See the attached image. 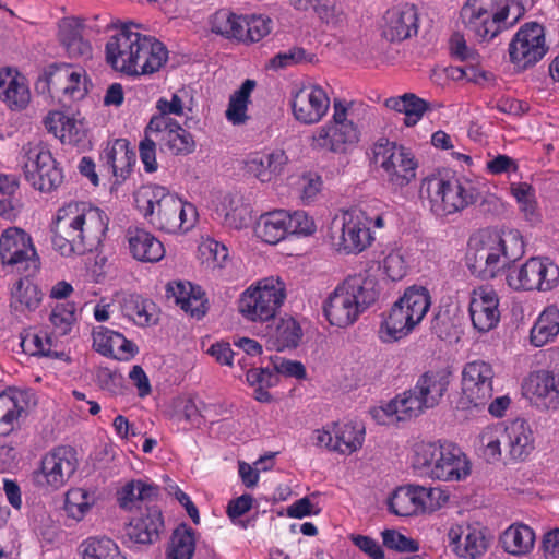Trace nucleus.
<instances>
[{
	"instance_id": "obj_8",
	"label": "nucleus",
	"mask_w": 559,
	"mask_h": 559,
	"mask_svg": "<svg viewBox=\"0 0 559 559\" xmlns=\"http://www.w3.org/2000/svg\"><path fill=\"white\" fill-rule=\"evenodd\" d=\"M286 296V284L280 276L264 277L240 294L237 309L247 321L265 323L275 319Z\"/></svg>"
},
{
	"instance_id": "obj_17",
	"label": "nucleus",
	"mask_w": 559,
	"mask_h": 559,
	"mask_svg": "<svg viewBox=\"0 0 559 559\" xmlns=\"http://www.w3.org/2000/svg\"><path fill=\"white\" fill-rule=\"evenodd\" d=\"M493 378L495 371L489 362L479 359L467 362L462 371V407L487 405L493 393Z\"/></svg>"
},
{
	"instance_id": "obj_35",
	"label": "nucleus",
	"mask_w": 559,
	"mask_h": 559,
	"mask_svg": "<svg viewBox=\"0 0 559 559\" xmlns=\"http://www.w3.org/2000/svg\"><path fill=\"white\" fill-rule=\"evenodd\" d=\"M92 335L94 349L104 356L128 359L136 352V347L131 341L127 340L121 333L105 326L94 328Z\"/></svg>"
},
{
	"instance_id": "obj_44",
	"label": "nucleus",
	"mask_w": 559,
	"mask_h": 559,
	"mask_svg": "<svg viewBox=\"0 0 559 559\" xmlns=\"http://www.w3.org/2000/svg\"><path fill=\"white\" fill-rule=\"evenodd\" d=\"M122 312L139 326H147L157 321L156 305L139 295L124 298Z\"/></svg>"
},
{
	"instance_id": "obj_45",
	"label": "nucleus",
	"mask_w": 559,
	"mask_h": 559,
	"mask_svg": "<svg viewBox=\"0 0 559 559\" xmlns=\"http://www.w3.org/2000/svg\"><path fill=\"white\" fill-rule=\"evenodd\" d=\"M195 550L194 531L186 524L174 530L166 550V559H192Z\"/></svg>"
},
{
	"instance_id": "obj_61",
	"label": "nucleus",
	"mask_w": 559,
	"mask_h": 559,
	"mask_svg": "<svg viewBox=\"0 0 559 559\" xmlns=\"http://www.w3.org/2000/svg\"><path fill=\"white\" fill-rule=\"evenodd\" d=\"M288 235H311L316 230L313 219L304 211L286 212Z\"/></svg>"
},
{
	"instance_id": "obj_33",
	"label": "nucleus",
	"mask_w": 559,
	"mask_h": 559,
	"mask_svg": "<svg viewBox=\"0 0 559 559\" xmlns=\"http://www.w3.org/2000/svg\"><path fill=\"white\" fill-rule=\"evenodd\" d=\"M164 520L159 509L147 508L140 516L130 521L126 527L128 538L136 544H153L159 538Z\"/></svg>"
},
{
	"instance_id": "obj_30",
	"label": "nucleus",
	"mask_w": 559,
	"mask_h": 559,
	"mask_svg": "<svg viewBox=\"0 0 559 559\" xmlns=\"http://www.w3.org/2000/svg\"><path fill=\"white\" fill-rule=\"evenodd\" d=\"M460 17L465 34L477 41H489L508 27L466 2L461 9Z\"/></svg>"
},
{
	"instance_id": "obj_36",
	"label": "nucleus",
	"mask_w": 559,
	"mask_h": 559,
	"mask_svg": "<svg viewBox=\"0 0 559 559\" xmlns=\"http://www.w3.org/2000/svg\"><path fill=\"white\" fill-rule=\"evenodd\" d=\"M449 382V372L445 370H429L419 377L413 391L428 409L439 404Z\"/></svg>"
},
{
	"instance_id": "obj_3",
	"label": "nucleus",
	"mask_w": 559,
	"mask_h": 559,
	"mask_svg": "<svg viewBox=\"0 0 559 559\" xmlns=\"http://www.w3.org/2000/svg\"><path fill=\"white\" fill-rule=\"evenodd\" d=\"M135 202L150 224L164 233H187L198 221V212L192 203L182 201L160 186L142 187Z\"/></svg>"
},
{
	"instance_id": "obj_29",
	"label": "nucleus",
	"mask_w": 559,
	"mask_h": 559,
	"mask_svg": "<svg viewBox=\"0 0 559 559\" xmlns=\"http://www.w3.org/2000/svg\"><path fill=\"white\" fill-rule=\"evenodd\" d=\"M506 461H525L535 448V438L530 425L523 419H515L504 425Z\"/></svg>"
},
{
	"instance_id": "obj_58",
	"label": "nucleus",
	"mask_w": 559,
	"mask_h": 559,
	"mask_svg": "<svg viewBox=\"0 0 559 559\" xmlns=\"http://www.w3.org/2000/svg\"><path fill=\"white\" fill-rule=\"evenodd\" d=\"M466 3L477 8L478 11L488 14L491 19L506 26L514 23V21L507 22L510 11L509 0H466Z\"/></svg>"
},
{
	"instance_id": "obj_28",
	"label": "nucleus",
	"mask_w": 559,
	"mask_h": 559,
	"mask_svg": "<svg viewBox=\"0 0 559 559\" xmlns=\"http://www.w3.org/2000/svg\"><path fill=\"white\" fill-rule=\"evenodd\" d=\"M102 166L115 177V185L122 183L130 175L135 164V153L124 139H117L100 154Z\"/></svg>"
},
{
	"instance_id": "obj_15",
	"label": "nucleus",
	"mask_w": 559,
	"mask_h": 559,
	"mask_svg": "<svg viewBox=\"0 0 559 559\" xmlns=\"http://www.w3.org/2000/svg\"><path fill=\"white\" fill-rule=\"evenodd\" d=\"M142 26L134 22L116 25L105 45L106 62L117 72L130 74L136 46L142 39Z\"/></svg>"
},
{
	"instance_id": "obj_2",
	"label": "nucleus",
	"mask_w": 559,
	"mask_h": 559,
	"mask_svg": "<svg viewBox=\"0 0 559 559\" xmlns=\"http://www.w3.org/2000/svg\"><path fill=\"white\" fill-rule=\"evenodd\" d=\"M525 252L522 235L516 229L479 230L468 240L466 264L481 278H493L501 270L521 259Z\"/></svg>"
},
{
	"instance_id": "obj_63",
	"label": "nucleus",
	"mask_w": 559,
	"mask_h": 559,
	"mask_svg": "<svg viewBox=\"0 0 559 559\" xmlns=\"http://www.w3.org/2000/svg\"><path fill=\"white\" fill-rule=\"evenodd\" d=\"M322 187L321 177L317 174L308 173L302 175L298 180V189L300 198L304 202L309 203L313 201Z\"/></svg>"
},
{
	"instance_id": "obj_10",
	"label": "nucleus",
	"mask_w": 559,
	"mask_h": 559,
	"mask_svg": "<svg viewBox=\"0 0 559 559\" xmlns=\"http://www.w3.org/2000/svg\"><path fill=\"white\" fill-rule=\"evenodd\" d=\"M326 239L340 253L357 254L373 241L368 218L360 211H346L336 215L330 223Z\"/></svg>"
},
{
	"instance_id": "obj_39",
	"label": "nucleus",
	"mask_w": 559,
	"mask_h": 559,
	"mask_svg": "<svg viewBox=\"0 0 559 559\" xmlns=\"http://www.w3.org/2000/svg\"><path fill=\"white\" fill-rule=\"evenodd\" d=\"M534 543V531L528 525L522 523L510 525L500 537V544L504 551L513 556L530 554Z\"/></svg>"
},
{
	"instance_id": "obj_26",
	"label": "nucleus",
	"mask_w": 559,
	"mask_h": 559,
	"mask_svg": "<svg viewBox=\"0 0 559 559\" xmlns=\"http://www.w3.org/2000/svg\"><path fill=\"white\" fill-rule=\"evenodd\" d=\"M29 394L10 390L0 394V436H8L19 428L28 415Z\"/></svg>"
},
{
	"instance_id": "obj_21",
	"label": "nucleus",
	"mask_w": 559,
	"mask_h": 559,
	"mask_svg": "<svg viewBox=\"0 0 559 559\" xmlns=\"http://www.w3.org/2000/svg\"><path fill=\"white\" fill-rule=\"evenodd\" d=\"M76 467L75 451L70 447H58L43 457L37 481L50 489H59L70 479Z\"/></svg>"
},
{
	"instance_id": "obj_18",
	"label": "nucleus",
	"mask_w": 559,
	"mask_h": 559,
	"mask_svg": "<svg viewBox=\"0 0 559 559\" xmlns=\"http://www.w3.org/2000/svg\"><path fill=\"white\" fill-rule=\"evenodd\" d=\"M85 71L70 64H50L39 78L37 87L47 91L52 97L61 96L69 99H81L87 93Z\"/></svg>"
},
{
	"instance_id": "obj_9",
	"label": "nucleus",
	"mask_w": 559,
	"mask_h": 559,
	"mask_svg": "<svg viewBox=\"0 0 559 559\" xmlns=\"http://www.w3.org/2000/svg\"><path fill=\"white\" fill-rule=\"evenodd\" d=\"M332 120L317 128L310 138V146L316 151L345 153L349 145L359 140V131L354 121V105L335 100Z\"/></svg>"
},
{
	"instance_id": "obj_64",
	"label": "nucleus",
	"mask_w": 559,
	"mask_h": 559,
	"mask_svg": "<svg viewBox=\"0 0 559 559\" xmlns=\"http://www.w3.org/2000/svg\"><path fill=\"white\" fill-rule=\"evenodd\" d=\"M177 415L180 419H183L191 425L199 426L202 421L201 411L193 397H186L178 400Z\"/></svg>"
},
{
	"instance_id": "obj_25",
	"label": "nucleus",
	"mask_w": 559,
	"mask_h": 559,
	"mask_svg": "<svg viewBox=\"0 0 559 559\" xmlns=\"http://www.w3.org/2000/svg\"><path fill=\"white\" fill-rule=\"evenodd\" d=\"M168 60L166 46L156 37L142 33L129 76L158 72Z\"/></svg>"
},
{
	"instance_id": "obj_1",
	"label": "nucleus",
	"mask_w": 559,
	"mask_h": 559,
	"mask_svg": "<svg viewBox=\"0 0 559 559\" xmlns=\"http://www.w3.org/2000/svg\"><path fill=\"white\" fill-rule=\"evenodd\" d=\"M108 229L104 211L84 202H71L57 212L52 227V247L63 257L92 252Z\"/></svg>"
},
{
	"instance_id": "obj_22",
	"label": "nucleus",
	"mask_w": 559,
	"mask_h": 559,
	"mask_svg": "<svg viewBox=\"0 0 559 559\" xmlns=\"http://www.w3.org/2000/svg\"><path fill=\"white\" fill-rule=\"evenodd\" d=\"M147 135H154L159 144L166 146L174 154H188L194 150L192 135L176 120L164 117H152L145 128Z\"/></svg>"
},
{
	"instance_id": "obj_42",
	"label": "nucleus",
	"mask_w": 559,
	"mask_h": 559,
	"mask_svg": "<svg viewBox=\"0 0 559 559\" xmlns=\"http://www.w3.org/2000/svg\"><path fill=\"white\" fill-rule=\"evenodd\" d=\"M254 231L255 235L266 243L275 245L280 242L288 235L286 211L277 210L262 214Z\"/></svg>"
},
{
	"instance_id": "obj_6",
	"label": "nucleus",
	"mask_w": 559,
	"mask_h": 559,
	"mask_svg": "<svg viewBox=\"0 0 559 559\" xmlns=\"http://www.w3.org/2000/svg\"><path fill=\"white\" fill-rule=\"evenodd\" d=\"M411 463L421 476L442 481L461 480L471 473L462 450L447 442H416L412 448Z\"/></svg>"
},
{
	"instance_id": "obj_32",
	"label": "nucleus",
	"mask_w": 559,
	"mask_h": 559,
	"mask_svg": "<svg viewBox=\"0 0 559 559\" xmlns=\"http://www.w3.org/2000/svg\"><path fill=\"white\" fill-rule=\"evenodd\" d=\"M417 11L412 4L389 10L385 15L383 36L390 41H401L417 33Z\"/></svg>"
},
{
	"instance_id": "obj_48",
	"label": "nucleus",
	"mask_w": 559,
	"mask_h": 559,
	"mask_svg": "<svg viewBox=\"0 0 559 559\" xmlns=\"http://www.w3.org/2000/svg\"><path fill=\"white\" fill-rule=\"evenodd\" d=\"M483 456L487 462H497L503 457L501 442L506 443V429L502 424L487 426L479 435Z\"/></svg>"
},
{
	"instance_id": "obj_12",
	"label": "nucleus",
	"mask_w": 559,
	"mask_h": 559,
	"mask_svg": "<svg viewBox=\"0 0 559 559\" xmlns=\"http://www.w3.org/2000/svg\"><path fill=\"white\" fill-rule=\"evenodd\" d=\"M448 501V496L439 488L407 485L396 488L388 500L390 512L399 516L430 513Z\"/></svg>"
},
{
	"instance_id": "obj_27",
	"label": "nucleus",
	"mask_w": 559,
	"mask_h": 559,
	"mask_svg": "<svg viewBox=\"0 0 559 559\" xmlns=\"http://www.w3.org/2000/svg\"><path fill=\"white\" fill-rule=\"evenodd\" d=\"M0 100L14 111H21L29 104L26 79L14 68H0Z\"/></svg>"
},
{
	"instance_id": "obj_5",
	"label": "nucleus",
	"mask_w": 559,
	"mask_h": 559,
	"mask_svg": "<svg viewBox=\"0 0 559 559\" xmlns=\"http://www.w3.org/2000/svg\"><path fill=\"white\" fill-rule=\"evenodd\" d=\"M486 183L481 179L455 175H431L421 182L420 193L430 211L440 217L456 214L483 198Z\"/></svg>"
},
{
	"instance_id": "obj_24",
	"label": "nucleus",
	"mask_w": 559,
	"mask_h": 559,
	"mask_svg": "<svg viewBox=\"0 0 559 559\" xmlns=\"http://www.w3.org/2000/svg\"><path fill=\"white\" fill-rule=\"evenodd\" d=\"M426 407L413 390L397 395L383 406L370 411L372 418L380 425H392L420 415Z\"/></svg>"
},
{
	"instance_id": "obj_34",
	"label": "nucleus",
	"mask_w": 559,
	"mask_h": 559,
	"mask_svg": "<svg viewBox=\"0 0 559 559\" xmlns=\"http://www.w3.org/2000/svg\"><path fill=\"white\" fill-rule=\"evenodd\" d=\"M166 290L167 297H173L176 305L191 317L200 319L205 314L206 299L201 287L194 286L190 282L177 281L168 283Z\"/></svg>"
},
{
	"instance_id": "obj_46",
	"label": "nucleus",
	"mask_w": 559,
	"mask_h": 559,
	"mask_svg": "<svg viewBox=\"0 0 559 559\" xmlns=\"http://www.w3.org/2000/svg\"><path fill=\"white\" fill-rule=\"evenodd\" d=\"M526 392L547 403H552L559 395V381L549 371H538L532 374L526 383Z\"/></svg>"
},
{
	"instance_id": "obj_62",
	"label": "nucleus",
	"mask_w": 559,
	"mask_h": 559,
	"mask_svg": "<svg viewBox=\"0 0 559 559\" xmlns=\"http://www.w3.org/2000/svg\"><path fill=\"white\" fill-rule=\"evenodd\" d=\"M383 270L392 281L402 280L406 275V262L401 250L390 251L383 259Z\"/></svg>"
},
{
	"instance_id": "obj_37",
	"label": "nucleus",
	"mask_w": 559,
	"mask_h": 559,
	"mask_svg": "<svg viewBox=\"0 0 559 559\" xmlns=\"http://www.w3.org/2000/svg\"><path fill=\"white\" fill-rule=\"evenodd\" d=\"M284 151L275 150L271 153H255L246 162L247 171L261 182H270L277 177L287 164Z\"/></svg>"
},
{
	"instance_id": "obj_31",
	"label": "nucleus",
	"mask_w": 559,
	"mask_h": 559,
	"mask_svg": "<svg viewBox=\"0 0 559 559\" xmlns=\"http://www.w3.org/2000/svg\"><path fill=\"white\" fill-rule=\"evenodd\" d=\"M450 545L453 546L455 554L465 559H477L481 557L488 548V540L480 528L467 526H453L448 532Z\"/></svg>"
},
{
	"instance_id": "obj_56",
	"label": "nucleus",
	"mask_w": 559,
	"mask_h": 559,
	"mask_svg": "<svg viewBox=\"0 0 559 559\" xmlns=\"http://www.w3.org/2000/svg\"><path fill=\"white\" fill-rule=\"evenodd\" d=\"M272 21L269 17L252 15L248 19L242 17L240 41L257 43L270 34Z\"/></svg>"
},
{
	"instance_id": "obj_52",
	"label": "nucleus",
	"mask_w": 559,
	"mask_h": 559,
	"mask_svg": "<svg viewBox=\"0 0 559 559\" xmlns=\"http://www.w3.org/2000/svg\"><path fill=\"white\" fill-rule=\"evenodd\" d=\"M82 547L83 559H126L110 538H88Z\"/></svg>"
},
{
	"instance_id": "obj_43",
	"label": "nucleus",
	"mask_w": 559,
	"mask_h": 559,
	"mask_svg": "<svg viewBox=\"0 0 559 559\" xmlns=\"http://www.w3.org/2000/svg\"><path fill=\"white\" fill-rule=\"evenodd\" d=\"M385 106L397 112L404 114V123L407 127L415 126L429 108L426 100L412 93H406L399 97H391L386 99Z\"/></svg>"
},
{
	"instance_id": "obj_59",
	"label": "nucleus",
	"mask_w": 559,
	"mask_h": 559,
	"mask_svg": "<svg viewBox=\"0 0 559 559\" xmlns=\"http://www.w3.org/2000/svg\"><path fill=\"white\" fill-rule=\"evenodd\" d=\"M21 345L25 353L33 356H52L51 337L47 333H32L22 338Z\"/></svg>"
},
{
	"instance_id": "obj_57",
	"label": "nucleus",
	"mask_w": 559,
	"mask_h": 559,
	"mask_svg": "<svg viewBox=\"0 0 559 559\" xmlns=\"http://www.w3.org/2000/svg\"><path fill=\"white\" fill-rule=\"evenodd\" d=\"M49 320L55 334L60 336L68 334L76 320L75 305L73 302L57 304L50 313Z\"/></svg>"
},
{
	"instance_id": "obj_54",
	"label": "nucleus",
	"mask_w": 559,
	"mask_h": 559,
	"mask_svg": "<svg viewBox=\"0 0 559 559\" xmlns=\"http://www.w3.org/2000/svg\"><path fill=\"white\" fill-rule=\"evenodd\" d=\"M317 61L316 55L308 52L302 47H292L286 51L276 53L270 60V67L272 69H286L294 66L314 63Z\"/></svg>"
},
{
	"instance_id": "obj_60",
	"label": "nucleus",
	"mask_w": 559,
	"mask_h": 559,
	"mask_svg": "<svg viewBox=\"0 0 559 559\" xmlns=\"http://www.w3.org/2000/svg\"><path fill=\"white\" fill-rule=\"evenodd\" d=\"M382 539L383 545L392 550L401 552H415L419 549L418 542L395 530L383 531Z\"/></svg>"
},
{
	"instance_id": "obj_50",
	"label": "nucleus",
	"mask_w": 559,
	"mask_h": 559,
	"mask_svg": "<svg viewBox=\"0 0 559 559\" xmlns=\"http://www.w3.org/2000/svg\"><path fill=\"white\" fill-rule=\"evenodd\" d=\"M242 16H238L229 10L222 9L215 12L210 19V28L212 33L221 35L228 39L241 38Z\"/></svg>"
},
{
	"instance_id": "obj_20",
	"label": "nucleus",
	"mask_w": 559,
	"mask_h": 559,
	"mask_svg": "<svg viewBox=\"0 0 559 559\" xmlns=\"http://www.w3.org/2000/svg\"><path fill=\"white\" fill-rule=\"evenodd\" d=\"M292 109L295 119L300 123L316 124L328 114L330 97L320 85H302L293 94Z\"/></svg>"
},
{
	"instance_id": "obj_14",
	"label": "nucleus",
	"mask_w": 559,
	"mask_h": 559,
	"mask_svg": "<svg viewBox=\"0 0 559 559\" xmlns=\"http://www.w3.org/2000/svg\"><path fill=\"white\" fill-rule=\"evenodd\" d=\"M547 49L544 27L536 22L526 23L509 43V61L514 69L524 71L542 60Z\"/></svg>"
},
{
	"instance_id": "obj_51",
	"label": "nucleus",
	"mask_w": 559,
	"mask_h": 559,
	"mask_svg": "<svg viewBox=\"0 0 559 559\" xmlns=\"http://www.w3.org/2000/svg\"><path fill=\"white\" fill-rule=\"evenodd\" d=\"M41 301L38 287L28 281L20 280L12 290V307L17 311L35 310Z\"/></svg>"
},
{
	"instance_id": "obj_38",
	"label": "nucleus",
	"mask_w": 559,
	"mask_h": 559,
	"mask_svg": "<svg viewBox=\"0 0 559 559\" xmlns=\"http://www.w3.org/2000/svg\"><path fill=\"white\" fill-rule=\"evenodd\" d=\"M130 252L141 262L156 263L165 255L163 242L145 229H134L128 233Z\"/></svg>"
},
{
	"instance_id": "obj_55",
	"label": "nucleus",
	"mask_w": 559,
	"mask_h": 559,
	"mask_svg": "<svg viewBox=\"0 0 559 559\" xmlns=\"http://www.w3.org/2000/svg\"><path fill=\"white\" fill-rule=\"evenodd\" d=\"M93 504L90 492L83 488H72L66 493L64 509L69 516L80 521Z\"/></svg>"
},
{
	"instance_id": "obj_53",
	"label": "nucleus",
	"mask_w": 559,
	"mask_h": 559,
	"mask_svg": "<svg viewBox=\"0 0 559 559\" xmlns=\"http://www.w3.org/2000/svg\"><path fill=\"white\" fill-rule=\"evenodd\" d=\"M302 337V331L299 323L293 318H284L278 322L274 341L277 350L285 348H295Z\"/></svg>"
},
{
	"instance_id": "obj_19",
	"label": "nucleus",
	"mask_w": 559,
	"mask_h": 559,
	"mask_svg": "<svg viewBox=\"0 0 559 559\" xmlns=\"http://www.w3.org/2000/svg\"><path fill=\"white\" fill-rule=\"evenodd\" d=\"M0 258L3 264L14 266L17 271H25L29 265L37 267V253L32 238L17 227L7 228L0 236Z\"/></svg>"
},
{
	"instance_id": "obj_47",
	"label": "nucleus",
	"mask_w": 559,
	"mask_h": 559,
	"mask_svg": "<svg viewBox=\"0 0 559 559\" xmlns=\"http://www.w3.org/2000/svg\"><path fill=\"white\" fill-rule=\"evenodd\" d=\"M158 495V487L143 480H131L118 491V502L122 509L131 510L139 501L151 500Z\"/></svg>"
},
{
	"instance_id": "obj_4",
	"label": "nucleus",
	"mask_w": 559,
	"mask_h": 559,
	"mask_svg": "<svg viewBox=\"0 0 559 559\" xmlns=\"http://www.w3.org/2000/svg\"><path fill=\"white\" fill-rule=\"evenodd\" d=\"M380 295L378 281L368 273L347 276L340 283L324 301V314L332 325L346 328L353 324L359 316Z\"/></svg>"
},
{
	"instance_id": "obj_7",
	"label": "nucleus",
	"mask_w": 559,
	"mask_h": 559,
	"mask_svg": "<svg viewBox=\"0 0 559 559\" xmlns=\"http://www.w3.org/2000/svg\"><path fill=\"white\" fill-rule=\"evenodd\" d=\"M431 306L427 288L411 286L392 305L380 324L378 335L383 343H394L408 336L424 320Z\"/></svg>"
},
{
	"instance_id": "obj_40",
	"label": "nucleus",
	"mask_w": 559,
	"mask_h": 559,
	"mask_svg": "<svg viewBox=\"0 0 559 559\" xmlns=\"http://www.w3.org/2000/svg\"><path fill=\"white\" fill-rule=\"evenodd\" d=\"M336 452L352 454L362 447L365 426L359 421L332 423Z\"/></svg>"
},
{
	"instance_id": "obj_23",
	"label": "nucleus",
	"mask_w": 559,
	"mask_h": 559,
	"mask_svg": "<svg viewBox=\"0 0 559 559\" xmlns=\"http://www.w3.org/2000/svg\"><path fill=\"white\" fill-rule=\"evenodd\" d=\"M469 316L473 326L486 333L497 326L500 320L499 297L489 286L475 288L471 295Z\"/></svg>"
},
{
	"instance_id": "obj_13",
	"label": "nucleus",
	"mask_w": 559,
	"mask_h": 559,
	"mask_svg": "<svg viewBox=\"0 0 559 559\" xmlns=\"http://www.w3.org/2000/svg\"><path fill=\"white\" fill-rule=\"evenodd\" d=\"M25 179L37 190L50 192L63 181V174L50 151L41 144L23 147Z\"/></svg>"
},
{
	"instance_id": "obj_16",
	"label": "nucleus",
	"mask_w": 559,
	"mask_h": 559,
	"mask_svg": "<svg viewBox=\"0 0 559 559\" xmlns=\"http://www.w3.org/2000/svg\"><path fill=\"white\" fill-rule=\"evenodd\" d=\"M559 281V267L548 259L531 258L519 267L510 269L507 284L514 290L547 292Z\"/></svg>"
},
{
	"instance_id": "obj_49",
	"label": "nucleus",
	"mask_w": 559,
	"mask_h": 559,
	"mask_svg": "<svg viewBox=\"0 0 559 559\" xmlns=\"http://www.w3.org/2000/svg\"><path fill=\"white\" fill-rule=\"evenodd\" d=\"M254 87L255 81L248 79L241 84L240 88L230 96L225 115L227 120L233 124H242L248 120L247 108L250 94Z\"/></svg>"
},
{
	"instance_id": "obj_41",
	"label": "nucleus",
	"mask_w": 559,
	"mask_h": 559,
	"mask_svg": "<svg viewBox=\"0 0 559 559\" xmlns=\"http://www.w3.org/2000/svg\"><path fill=\"white\" fill-rule=\"evenodd\" d=\"M559 333V309L547 307L536 319L530 331V342L535 347H542L552 342Z\"/></svg>"
},
{
	"instance_id": "obj_11",
	"label": "nucleus",
	"mask_w": 559,
	"mask_h": 559,
	"mask_svg": "<svg viewBox=\"0 0 559 559\" xmlns=\"http://www.w3.org/2000/svg\"><path fill=\"white\" fill-rule=\"evenodd\" d=\"M373 156L393 188H403L415 179L417 162L408 148L380 139L373 146Z\"/></svg>"
}]
</instances>
